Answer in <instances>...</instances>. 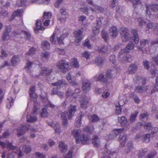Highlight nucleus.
I'll list each match as a JSON object with an SVG mask.
<instances>
[{"label":"nucleus","mask_w":158,"mask_h":158,"mask_svg":"<svg viewBox=\"0 0 158 158\" xmlns=\"http://www.w3.org/2000/svg\"><path fill=\"white\" fill-rule=\"evenodd\" d=\"M60 13L62 15L66 16L67 15L68 13L66 11L65 9L61 8L60 10Z\"/></svg>","instance_id":"nucleus-64"},{"label":"nucleus","mask_w":158,"mask_h":158,"mask_svg":"<svg viewBox=\"0 0 158 158\" xmlns=\"http://www.w3.org/2000/svg\"><path fill=\"white\" fill-rule=\"evenodd\" d=\"M68 35V34L67 33H65L61 35L60 37L57 38V40L58 43L60 44H63V40Z\"/></svg>","instance_id":"nucleus-34"},{"label":"nucleus","mask_w":158,"mask_h":158,"mask_svg":"<svg viewBox=\"0 0 158 158\" xmlns=\"http://www.w3.org/2000/svg\"><path fill=\"white\" fill-rule=\"evenodd\" d=\"M144 127L147 131H149L152 128V125L150 123H145L144 126Z\"/></svg>","instance_id":"nucleus-59"},{"label":"nucleus","mask_w":158,"mask_h":158,"mask_svg":"<svg viewBox=\"0 0 158 158\" xmlns=\"http://www.w3.org/2000/svg\"><path fill=\"white\" fill-rule=\"evenodd\" d=\"M27 0H17L16 2V5L19 7L22 6L23 5H25Z\"/></svg>","instance_id":"nucleus-54"},{"label":"nucleus","mask_w":158,"mask_h":158,"mask_svg":"<svg viewBox=\"0 0 158 158\" xmlns=\"http://www.w3.org/2000/svg\"><path fill=\"white\" fill-rule=\"evenodd\" d=\"M90 54L89 52L86 51H84L82 54V56L88 59L89 58Z\"/></svg>","instance_id":"nucleus-62"},{"label":"nucleus","mask_w":158,"mask_h":158,"mask_svg":"<svg viewBox=\"0 0 158 158\" xmlns=\"http://www.w3.org/2000/svg\"><path fill=\"white\" fill-rule=\"evenodd\" d=\"M118 122L120 123L122 126H124L127 122V118L125 116H122L118 117Z\"/></svg>","instance_id":"nucleus-26"},{"label":"nucleus","mask_w":158,"mask_h":158,"mask_svg":"<svg viewBox=\"0 0 158 158\" xmlns=\"http://www.w3.org/2000/svg\"><path fill=\"white\" fill-rule=\"evenodd\" d=\"M37 106L35 104H34L32 114L31 115H28L27 116V122L32 123L35 122L37 120V117L35 115L38 114L37 110L38 109V107H39V105L37 104Z\"/></svg>","instance_id":"nucleus-4"},{"label":"nucleus","mask_w":158,"mask_h":158,"mask_svg":"<svg viewBox=\"0 0 158 158\" xmlns=\"http://www.w3.org/2000/svg\"><path fill=\"white\" fill-rule=\"evenodd\" d=\"M146 13L147 14L149 15L150 14V9H151V10L156 11L158 10V5L156 4H153L152 5H149L147 6L146 5Z\"/></svg>","instance_id":"nucleus-14"},{"label":"nucleus","mask_w":158,"mask_h":158,"mask_svg":"<svg viewBox=\"0 0 158 158\" xmlns=\"http://www.w3.org/2000/svg\"><path fill=\"white\" fill-rule=\"evenodd\" d=\"M74 34L76 38L75 42L76 43V45H78L83 38L82 32L81 30L79 29L75 31Z\"/></svg>","instance_id":"nucleus-7"},{"label":"nucleus","mask_w":158,"mask_h":158,"mask_svg":"<svg viewBox=\"0 0 158 158\" xmlns=\"http://www.w3.org/2000/svg\"><path fill=\"white\" fill-rule=\"evenodd\" d=\"M68 113L65 111L61 113L60 114V118L62 120L67 119V116H68Z\"/></svg>","instance_id":"nucleus-52"},{"label":"nucleus","mask_w":158,"mask_h":158,"mask_svg":"<svg viewBox=\"0 0 158 158\" xmlns=\"http://www.w3.org/2000/svg\"><path fill=\"white\" fill-rule=\"evenodd\" d=\"M102 38L106 41L108 39V34L104 30H102Z\"/></svg>","instance_id":"nucleus-55"},{"label":"nucleus","mask_w":158,"mask_h":158,"mask_svg":"<svg viewBox=\"0 0 158 158\" xmlns=\"http://www.w3.org/2000/svg\"><path fill=\"white\" fill-rule=\"evenodd\" d=\"M31 148L28 146L24 145L23 147H20L19 153L18 154V156L20 157L22 156V152H24L28 153L31 151Z\"/></svg>","instance_id":"nucleus-17"},{"label":"nucleus","mask_w":158,"mask_h":158,"mask_svg":"<svg viewBox=\"0 0 158 158\" xmlns=\"http://www.w3.org/2000/svg\"><path fill=\"white\" fill-rule=\"evenodd\" d=\"M81 103V107L83 109H85L87 108V105L88 103V102L85 99H81L80 100Z\"/></svg>","instance_id":"nucleus-36"},{"label":"nucleus","mask_w":158,"mask_h":158,"mask_svg":"<svg viewBox=\"0 0 158 158\" xmlns=\"http://www.w3.org/2000/svg\"><path fill=\"white\" fill-rule=\"evenodd\" d=\"M5 29L6 31L4 32L2 37V39L3 40H7L9 39L10 36L8 33L11 30L10 27L8 26L5 27Z\"/></svg>","instance_id":"nucleus-19"},{"label":"nucleus","mask_w":158,"mask_h":158,"mask_svg":"<svg viewBox=\"0 0 158 158\" xmlns=\"http://www.w3.org/2000/svg\"><path fill=\"white\" fill-rule=\"evenodd\" d=\"M104 76L103 75L101 74L99 76L96 75L94 77V79L95 81H101L103 82H106L107 79L106 78H104Z\"/></svg>","instance_id":"nucleus-27"},{"label":"nucleus","mask_w":158,"mask_h":158,"mask_svg":"<svg viewBox=\"0 0 158 158\" xmlns=\"http://www.w3.org/2000/svg\"><path fill=\"white\" fill-rule=\"evenodd\" d=\"M133 4V6L135 8L139 6H141L142 2L140 0H131Z\"/></svg>","instance_id":"nucleus-31"},{"label":"nucleus","mask_w":158,"mask_h":158,"mask_svg":"<svg viewBox=\"0 0 158 158\" xmlns=\"http://www.w3.org/2000/svg\"><path fill=\"white\" fill-rule=\"evenodd\" d=\"M124 129L123 128L121 129H114L113 130V132L114 135L115 136H117L119 134H120L121 133L123 132Z\"/></svg>","instance_id":"nucleus-50"},{"label":"nucleus","mask_w":158,"mask_h":158,"mask_svg":"<svg viewBox=\"0 0 158 158\" xmlns=\"http://www.w3.org/2000/svg\"><path fill=\"white\" fill-rule=\"evenodd\" d=\"M56 66L63 73L69 70L71 67L70 64L64 60L59 61L56 64Z\"/></svg>","instance_id":"nucleus-3"},{"label":"nucleus","mask_w":158,"mask_h":158,"mask_svg":"<svg viewBox=\"0 0 158 158\" xmlns=\"http://www.w3.org/2000/svg\"><path fill=\"white\" fill-rule=\"evenodd\" d=\"M92 144L95 147H98L100 145V141L99 137L97 135H94L92 139Z\"/></svg>","instance_id":"nucleus-25"},{"label":"nucleus","mask_w":158,"mask_h":158,"mask_svg":"<svg viewBox=\"0 0 158 158\" xmlns=\"http://www.w3.org/2000/svg\"><path fill=\"white\" fill-rule=\"evenodd\" d=\"M103 20V18L102 17L99 18L97 20L96 25L93 27V33L94 35L98 34L100 28Z\"/></svg>","instance_id":"nucleus-6"},{"label":"nucleus","mask_w":158,"mask_h":158,"mask_svg":"<svg viewBox=\"0 0 158 158\" xmlns=\"http://www.w3.org/2000/svg\"><path fill=\"white\" fill-rule=\"evenodd\" d=\"M131 33L133 35L132 39L135 44H137L139 42V38L137 31L135 29H132Z\"/></svg>","instance_id":"nucleus-22"},{"label":"nucleus","mask_w":158,"mask_h":158,"mask_svg":"<svg viewBox=\"0 0 158 158\" xmlns=\"http://www.w3.org/2000/svg\"><path fill=\"white\" fill-rule=\"evenodd\" d=\"M81 132V131L80 129H74L72 131V135L76 139V143L77 144L80 143L79 136Z\"/></svg>","instance_id":"nucleus-11"},{"label":"nucleus","mask_w":158,"mask_h":158,"mask_svg":"<svg viewBox=\"0 0 158 158\" xmlns=\"http://www.w3.org/2000/svg\"><path fill=\"white\" fill-rule=\"evenodd\" d=\"M79 139L82 144H85L88 143L89 140V138L87 135L82 134L80 136Z\"/></svg>","instance_id":"nucleus-24"},{"label":"nucleus","mask_w":158,"mask_h":158,"mask_svg":"<svg viewBox=\"0 0 158 158\" xmlns=\"http://www.w3.org/2000/svg\"><path fill=\"white\" fill-rule=\"evenodd\" d=\"M109 154H112L111 152L110 151H108L106 153H104L100 154L99 155V157L100 158H110V157L107 156Z\"/></svg>","instance_id":"nucleus-49"},{"label":"nucleus","mask_w":158,"mask_h":158,"mask_svg":"<svg viewBox=\"0 0 158 158\" xmlns=\"http://www.w3.org/2000/svg\"><path fill=\"white\" fill-rule=\"evenodd\" d=\"M34 156L37 157L39 158H45L46 156L43 153L40 152H36L34 154Z\"/></svg>","instance_id":"nucleus-57"},{"label":"nucleus","mask_w":158,"mask_h":158,"mask_svg":"<svg viewBox=\"0 0 158 158\" xmlns=\"http://www.w3.org/2000/svg\"><path fill=\"white\" fill-rule=\"evenodd\" d=\"M41 46L44 49H48L50 48V44L47 41H43Z\"/></svg>","instance_id":"nucleus-51"},{"label":"nucleus","mask_w":158,"mask_h":158,"mask_svg":"<svg viewBox=\"0 0 158 158\" xmlns=\"http://www.w3.org/2000/svg\"><path fill=\"white\" fill-rule=\"evenodd\" d=\"M52 72V69H48L47 68L44 67L41 69V73L42 74H45L46 76H47Z\"/></svg>","instance_id":"nucleus-32"},{"label":"nucleus","mask_w":158,"mask_h":158,"mask_svg":"<svg viewBox=\"0 0 158 158\" xmlns=\"http://www.w3.org/2000/svg\"><path fill=\"white\" fill-rule=\"evenodd\" d=\"M150 135L149 134H147L143 136V141L148 143L149 142Z\"/></svg>","instance_id":"nucleus-48"},{"label":"nucleus","mask_w":158,"mask_h":158,"mask_svg":"<svg viewBox=\"0 0 158 158\" xmlns=\"http://www.w3.org/2000/svg\"><path fill=\"white\" fill-rule=\"evenodd\" d=\"M110 34L113 38H115L118 35V32L117 27L114 26H112L109 28Z\"/></svg>","instance_id":"nucleus-15"},{"label":"nucleus","mask_w":158,"mask_h":158,"mask_svg":"<svg viewBox=\"0 0 158 158\" xmlns=\"http://www.w3.org/2000/svg\"><path fill=\"white\" fill-rule=\"evenodd\" d=\"M59 149L62 152H64L66 151L67 146L64 143L60 142L58 146Z\"/></svg>","instance_id":"nucleus-29"},{"label":"nucleus","mask_w":158,"mask_h":158,"mask_svg":"<svg viewBox=\"0 0 158 158\" xmlns=\"http://www.w3.org/2000/svg\"><path fill=\"white\" fill-rule=\"evenodd\" d=\"M95 62L98 65H101L103 64L104 60L102 57H98L96 58Z\"/></svg>","instance_id":"nucleus-43"},{"label":"nucleus","mask_w":158,"mask_h":158,"mask_svg":"<svg viewBox=\"0 0 158 158\" xmlns=\"http://www.w3.org/2000/svg\"><path fill=\"white\" fill-rule=\"evenodd\" d=\"M20 60L18 55L13 56L11 59V64L13 66H16L20 62Z\"/></svg>","instance_id":"nucleus-20"},{"label":"nucleus","mask_w":158,"mask_h":158,"mask_svg":"<svg viewBox=\"0 0 158 158\" xmlns=\"http://www.w3.org/2000/svg\"><path fill=\"white\" fill-rule=\"evenodd\" d=\"M29 126L28 125L22 126L21 128H19L17 129L18 133V136H19L24 134L26 131H27L29 129Z\"/></svg>","instance_id":"nucleus-18"},{"label":"nucleus","mask_w":158,"mask_h":158,"mask_svg":"<svg viewBox=\"0 0 158 158\" xmlns=\"http://www.w3.org/2000/svg\"><path fill=\"white\" fill-rule=\"evenodd\" d=\"M143 64L145 69L148 70L150 68L149 62L147 60H144L143 62Z\"/></svg>","instance_id":"nucleus-61"},{"label":"nucleus","mask_w":158,"mask_h":158,"mask_svg":"<svg viewBox=\"0 0 158 158\" xmlns=\"http://www.w3.org/2000/svg\"><path fill=\"white\" fill-rule=\"evenodd\" d=\"M89 120H91L93 122H97L99 120V118L98 116L95 114H94L90 116H89Z\"/></svg>","instance_id":"nucleus-41"},{"label":"nucleus","mask_w":158,"mask_h":158,"mask_svg":"<svg viewBox=\"0 0 158 158\" xmlns=\"http://www.w3.org/2000/svg\"><path fill=\"white\" fill-rule=\"evenodd\" d=\"M119 32L121 35V39L123 42H126L129 39V35L128 29L124 27L120 28Z\"/></svg>","instance_id":"nucleus-5"},{"label":"nucleus","mask_w":158,"mask_h":158,"mask_svg":"<svg viewBox=\"0 0 158 158\" xmlns=\"http://www.w3.org/2000/svg\"><path fill=\"white\" fill-rule=\"evenodd\" d=\"M35 90V86H31L30 88L29 94L31 99L34 102L35 104V102L37 100L38 96L37 95L34 93Z\"/></svg>","instance_id":"nucleus-12"},{"label":"nucleus","mask_w":158,"mask_h":158,"mask_svg":"<svg viewBox=\"0 0 158 158\" xmlns=\"http://www.w3.org/2000/svg\"><path fill=\"white\" fill-rule=\"evenodd\" d=\"M82 116L80 114V116L77 118L74 123V125L76 127L79 128L80 127L81 124V118Z\"/></svg>","instance_id":"nucleus-37"},{"label":"nucleus","mask_w":158,"mask_h":158,"mask_svg":"<svg viewBox=\"0 0 158 158\" xmlns=\"http://www.w3.org/2000/svg\"><path fill=\"white\" fill-rule=\"evenodd\" d=\"M156 151L155 150H153L148 154L147 158H153L156 156Z\"/></svg>","instance_id":"nucleus-58"},{"label":"nucleus","mask_w":158,"mask_h":158,"mask_svg":"<svg viewBox=\"0 0 158 158\" xmlns=\"http://www.w3.org/2000/svg\"><path fill=\"white\" fill-rule=\"evenodd\" d=\"M118 106L117 105H116V111L115 113L117 115H120L122 114V109L121 106H122L120 105L119 103H118Z\"/></svg>","instance_id":"nucleus-45"},{"label":"nucleus","mask_w":158,"mask_h":158,"mask_svg":"<svg viewBox=\"0 0 158 158\" xmlns=\"http://www.w3.org/2000/svg\"><path fill=\"white\" fill-rule=\"evenodd\" d=\"M15 36H17L18 35H25V37L27 40H29L30 39L31 36V35L28 32L21 30L19 29L15 31L14 32Z\"/></svg>","instance_id":"nucleus-8"},{"label":"nucleus","mask_w":158,"mask_h":158,"mask_svg":"<svg viewBox=\"0 0 158 158\" xmlns=\"http://www.w3.org/2000/svg\"><path fill=\"white\" fill-rule=\"evenodd\" d=\"M89 9H91L89 6H87L84 8H81L80 10L81 11L83 12L86 15H88L89 14Z\"/></svg>","instance_id":"nucleus-56"},{"label":"nucleus","mask_w":158,"mask_h":158,"mask_svg":"<svg viewBox=\"0 0 158 158\" xmlns=\"http://www.w3.org/2000/svg\"><path fill=\"white\" fill-rule=\"evenodd\" d=\"M135 80L136 83L141 84L142 85H138L135 87V91L136 92L139 93H142L147 91V87L144 86L146 82V80L144 78L141 77L140 76H137Z\"/></svg>","instance_id":"nucleus-1"},{"label":"nucleus","mask_w":158,"mask_h":158,"mask_svg":"<svg viewBox=\"0 0 158 158\" xmlns=\"http://www.w3.org/2000/svg\"><path fill=\"white\" fill-rule=\"evenodd\" d=\"M23 13V10L20 9H18L15 11L12 14V16L13 17L15 16H21Z\"/></svg>","instance_id":"nucleus-40"},{"label":"nucleus","mask_w":158,"mask_h":158,"mask_svg":"<svg viewBox=\"0 0 158 158\" xmlns=\"http://www.w3.org/2000/svg\"><path fill=\"white\" fill-rule=\"evenodd\" d=\"M91 84L90 81L85 80L83 81L82 84V89L85 93L89 91L91 89Z\"/></svg>","instance_id":"nucleus-10"},{"label":"nucleus","mask_w":158,"mask_h":158,"mask_svg":"<svg viewBox=\"0 0 158 158\" xmlns=\"http://www.w3.org/2000/svg\"><path fill=\"white\" fill-rule=\"evenodd\" d=\"M7 13L5 11L2 9L1 7L0 8V18L2 19L7 16Z\"/></svg>","instance_id":"nucleus-42"},{"label":"nucleus","mask_w":158,"mask_h":158,"mask_svg":"<svg viewBox=\"0 0 158 158\" xmlns=\"http://www.w3.org/2000/svg\"><path fill=\"white\" fill-rule=\"evenodd\" d=\"M93 6L94 7L95 9H92L91 8V9L92 10L93 12H95L96 11V10H97L100 13L103 12L104 11L103 8L102 7L100 6L95 4Z\"/></svg>","instance_id":"nucleus-35"},{"label":"nucleus","mask_w":158,"mask_h":158,"mask_svg":"<svg viewBox=\"0 0 158 158\" xmlns=\"http://www.w3.org/2000/svg\"><path fill=\"white\" fill-rule=\"evenodd\" d=\"M72 65L75 68H78L79 66L78 62L76 58H73L71 60Z\"/></svg>","instance_id":"nucleus-38"},{"label":"nucleus","mask_w":158,"mask_h":158,"mask_svg":"<svg viewBox=\"0 0 158 158\" xmlns=\"http://www.w3.org/2000/svg\"><path fill=\"white\" fill-rule=\"evenodd\" d=\"M134 46V44L133 43L128 44L124 49H122L119 52L118 56L120 60L123 62H129L127 53L129 52L130 50H132Z\"/></svg>","instance_id":"nucleus-2"},{"label":"nucleus","mask_w":158,"mask_h":158,"mask_svg":"<svg viewBox=\"0 0 158 158\" xmlns=\"http://www.w3.org/2000/svg\"><path fill=\"white\" fill-rule=\"evenodd\" d=\"M127 139V136L126 134H123V135H120L119 137V141L120 146L121 147L124 146L125 143Z\"/></svg>","instance_id":"nucleus-23"},{"label":"nucleus","mask_w":158,"mask_h":158,"mask_svg":"<svg viewBox=\"0 0 158 158\" xmlns=\"http://www.w3.org/2000/svg\"><path fill=\"white\" fill-rule=\"evenodd\" d=\"M52 16L51 13L49 12H45L43 16V18L44 19H49Z\"/></svg>","instance_id":"nucleus-53"},{"label":"nucleus","mask_w":158,"mask_h":158,"mask_svg":"<svg viewBox=\"0 0 158 158\" xmlns=\"http://www.w3.org/2000/svg\"><path fill=\"white\" fill-rule=\"evenodd\" d=\"M51 85L53 86H56L57 88L60 89V87L66 85L67 83L65 80H59L55 83H52Z\"/></svg>","instance_id":"nucleus-13"},{"label":"nucleus","mask_w":158,"mask_h":158,"mask_svg":"<svg viewBox=\"0 0 158 158\" xmlns=\"http://www.w3.org/2000/svg\"><path fill=\"white\" fill-rule=\"evenodd\" d=\"M133 148V145L132 141L130 140L126 143L125 146V152L127 153H128L132 151Z\"/></svg>","instance_id":"nucleus-21"},{"label":"nucleus","mask_w":158,"mask_h":158,"mask_svg":"<svg viewBox=\"0 0 158 158\" xmlns=\"http://www.w3.org/2000/svg\"><path fill=\"white\" fill-rule=\"evenodd\" d=\"M147 151L148 149L147 148H144L140 150L139 158H142L147 153Z\"/></svg>","instance_id":"nucleus-44"},{"label":"nucleus","mask_w":158,"mask_h":158,"mask_svg":"<svg viewBox=\"0 0 158 158\" xmlns=\"http://www.w3.org/2000/svg\"><path fill=\"white\" fill-rule=\"evenodd\" d=\"M149 41L147 40L143 39L141 40L140 41V45L141 47H143L145 46L146 44H148Z\"/></svg>","instance_id":"nucleus-60"},{"label":"nucleus","mask_w":158,"mask_h":158,"mask_svg":"<svg viewBox=\"0 0 158 158\" xmlns=\"http://www.w3.org/2000/svg\"><path fill=\"white\" fill-rule=\"evenodd\" d=\"M42 111L40 113V115L42 117H46L48 116V113L45 108L42 109Z\"/></svg>","instance_id":"nucleus-46"},{"label":"nucleus","mask_w":158,"mask_h":158,"mask_svg":"<svg viewBox=\"0 0 158 158\" xmlns=\"http://www.w3.org/2000/svg\"><path fill=\"white\" fill-rule=\"evenodd\" d=\"M130 97L134 100L136 103H139L140 102V100L139 97L137 96H135L133 93L130 94Z\"/></svg>","instance_id":"nucleus-47"},{"label":"nucleus","mask_w":158,"mask_h":158,"mask_svg":"<svg viewBox=\"0 0 158 158\" xmlns=\"http://www.w3.org/2000/svg\"><path fill=\"white\" fill-rule=\"evenodd\" d=\"M98 50L100 53L105 54L108 52V48L107 46L102 45L99 48Z\"/></svg>","instance_id":"nucleus-30"},{"label":"nucleus","mask_w":158,"mask_h":158,"mask_svg":"<svg viewBox=\"0 0 158 158\" xmlns=\"http://www.w3.org/2000/svg\"><path fill=\"white\" fill-rule=\"evenodd\" d=\"M49 53L48 52H42L41 55L42 60L43 61H47L49 58Z\"/></svg>","instance_id":"nucleus-33"},{"label":"nucleus","mask_w":158,"mask_h":158,"mask_svg":"<svg viewBox=\"0 0 158 158\" xmlns=\"http://www.w3.org/2000/svg\"><path fill=\"white\" fill-rule=\"evenodd\" d=\"M138 114V112L136 111L135 113L131 114L130 118V121L131 123H132L135 120Z\"/></svg>","instance_id":"nucleus-39"},{"label":"nucleus","mask_w":158,"mask_h":158,"mask_svg":"<svg viewBox=\"0 0 158 158\" xmlns=\"http://www.w3.org/2000/svg\"><path fill=\"white\" fill-rule=\"evenodd\" d=\"M76 110L77 109L76 106L70 105L68 108V118L69 119H72V117L74 116V114Z\"/></svg>","instance_id":"nucleus-9"},{"label":"nucleus","mask_w":158,"mask_h":158,"mask_svg":"<svg viewBox=\"0 0 158 158\" xmlns=\"http://www.w3.org/2000/svg\"><path fill=\"white\" fill-rule=\"evenodd\" d=\"M44 29L45 28L41 26L40 20L39 19L37 20L36 23V26L34 28L35 31H38L39 30H44Z\"/></svg>","instance_id":"nucleus-28"},{"label":"nucleus","mask_w":158,"mask_h":158,"mask_svg":"<svg viewBox=\"0 0 158 158\" xmlns=\"http://www.w3.org/2000/svg\"><path fill=\"white\" fill-rule=\"evenodd\" d=\"M138 68V65L135 64H131L128 69V72L129 73L134 74L137 71Z\"/></svg>","instance_id":"nucleus-16"},{"label":"nucleus","mask_w":158,"mask_h":158,"mask_svg":"<svg viewBox=\"0 0 158 158\" xmlns=\"http://www.w3.org/2000/svg\"><path fill=\"white\" fill-rule=\"evenodd\" d=\"M66 79L69 81L72 80H75V78L73 77L70 73H68L66 76Z\"/></svg>","instance_id":"nucleus-63"}]
</instances>
